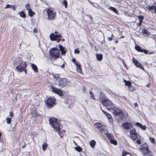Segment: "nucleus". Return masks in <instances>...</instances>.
Instances as JSON below:
<instances>
[{
	"mask_svg": "<svg viewBox=\"0 0 156 156\" xmlns=\"http://www.w3.org/2000/svg\"><path fill=\"white\" fill-rule=\"evenodd\" d=\"M62 37V36L57 31L54 32V33H52L50 35V38L51 41H55L57 39V41L58 42L61 41V39L59 38Z\"/></svg>",
	"mask_w": 156,
	"mask_h": 156,
	"instance_id": "nucleus-7",
	"label": "nucleus"
},
{
	"mask_svg": "<svg viewBox=\"0 0 156 156\" xmlns=\"http://www.w3.org/2000/svg\"><path fill=\"white\" fill-rule=\"evenodd\" d=\"M126 155H129V156H131V154H130L129 153L126 152H124L123 153L122 156H126Z\"/></svg>",
	"mask_w": 156,
	"mask_h": 156,
	"instance_id": "nucleus-37",
	"label": "nucleus"
},
{
	"mask_svg": "<svg viewBox=\"0 0 156 156\" xmlns=\"http://www.w3.org/2000/svg\"><path fill=\"white\" fill-rule=\"evenodd\" d=\"M148 9L152 13H156V5L149 6L148 7Z\"/></svg>",
	"mask_w": 156,
	"mask_h": 156,
	"instance_id": "nucleus-16",
	"label": "nucleus"
},
{
	"mask_svg": "<svg viewBox=\"0 0 156 156\" xmlns=\"http://www.w3.org/2000/svg\"><path fill=\"white\" fill-rule=\"evenodd\" d=\"M90 95L91 98L92 99H94L95 98L93 93L92 92L90 91Z\"/></svg>",
	"mask_w": 156,
	"mask_h": 156,
	"instance_id": "nucleus-43",
	"label": "nucleus"
},
{
	"mask_svg": "<svg viewBox=\"0 0 156 156\" xmlns=\"http://www.w3.org/2000/svg\"><path fill=\"white\" fill-rule=\"evenodd\" d=\"M74 143L75 144V145H77L76 143H75L74 141Z\"/></svg>",
	"mask_w": 156,
	"mask_h": 156,
	"instance_id": "nucleus-61",
	"label": "nucleus"
},
{
	"mask_svg": "<svg viewBox=\"0 0 156 156\" xmlns=\"http://www.w3.org/2000/svg\"><path fill=\"white\" fill-rule=\"evenodd\" d=\"M53 77L56 79H57L59 78V76L58 74H55L53 75Z\"/></svg>",
	"mask_w": 156,
	"mask_h": 156,
	"instance_id": "nucleus-44",
	"label": "nucleus"
},
{
	"mask_svg": "<svg viewBox=\"0 0 156 156\" xmlns=\"http://www.w3.org/2000/svg\"><path fill=\"white\" fill-rule=\"evenodd\" d=\"M50 52L51 57L53 58L57 59L59 57L60 52L57 48H52Z\"/></svg>",
	"mask_w": 156,
	"mask_h": 156,
	"instance_id": "nucleus-6",
	"label": "nucleus"
},
{
	"mask_svg": "<svg viewBox=\"0 0 156 156\" xmlns=\"http://www.w3.org/2000/svg\"><path fill=\"white\" fill-rule=\"evenodd\" d=\"M16 64L17 66L16 67V69L18 72H22L24 71L25 73L27 74L26 68L27 65L26 62H24L21 58H19L16 61Z\"/></svg>",
	"mask_w": 156,
	"mask_h": 156,
	"instance_id": "nucleus-1",
	"label": "nucleus"
},
{
	"mask_svg": "<svg viewBox=\"0 0 156 156\" xmlns=\"http://www.w3.org/2000/svg\"><path fill=\"white\" fill-rule=\"evenodd\" d=\"M122 125L126 129H131L133 127L132 124L128 122L124 123L122 124Z\"/></svg>",
	"mask_w": 156,
	"mask_h": 156,
	"instance_id": "nucleus-15",
	"label": "nucleus"
},
{
	"mask_svg": "<svg viewBox=\"0 0 156 156\" xmlns=\"http://www.w3.org/2000/svg\"><path fill=\"white\" fill-rule=\"evenodd\" d=\"M132 61L134 65H135L137 67H139L143 70H144V68L141 65L140 63L139 62H138L134 57L133 58Z\"/></svg>",
	"mask_w": 156,
	"mask_h": 156,
	"instance_id": "nucleus-14",
	"label": "nucleus"
},
{
	"mask_svg": "<svg viewBox=\"0 0 156 156\" xmlns=\"http://www.w3.org/2000/svg\"><path fill=\"white\" fill-rule=\"evenodd\" d=\"M140 137L139 138H137V139L138 140L136 141V143H137L138 144H141V140L140 139Z\"/></svg>",
	"mask_w": 156,
	"mask_h": 156,
	"instance_id": "nucleus-40",
	"label": "nucleus"
},
{
	"mask_svg": "<svg viewBox=\"0 0 156 156\" xmlns=\"http://www.w3.org/2000/svg\"><path fill=\"white\" fill-rule=\"evenodd\" d=\"M33 32L35 33H37V31L36 28H35L33 29Z\"/></svg>",
	"mask_w": 156,
	"mask_h": 156,
	"instance_id": "nucleus-51",
	"label": "nucleus"
},
{
	"mask_svg": "<svg viewBox=\"0 0 156 156\" xmlns=\"http://www.w3.org/2000/svg\"><path fill=\"white\" fill-rule=\"evenodd\" d=\"M109 9H111V10L112 11L118 14V11L117 9L114 7H110L109 8Z\"/></svg>",
	"mask_w": 156,
	"mask_h": 156,
	"instance_id": "nucleus-27",
	"label": "nucleus"
},
{
	"mask_svg": "<svg viewBox=\"0 0 156 156\" xmlns=\"http://www.w3.org/2000/svg\"><path fill=\"white\" fill-rule=\"evenodd\" d=\"M114 37V36L113 34L111 35V36L110 37H108V38L109 41H111L112 40V38Z\"/></svg>",
	"mask_w": 156,
	"mask_h": 156,
	"instance_id": "nucleus-46",
	"label": "nucleus"
},
{
	"mask_svg": "<svg viewBox=\"0 0 156 156\" xmlns=\"http://www.w3.org/2000/svg\"><path fill=\"white\" fill-rule=\"evenodd\" d=\"M25 147H26V145L24 144L22 146V148H24Z\"/></svg>",
	"mask_w": 156,
	"mask_h": 156,
	"instance_id": "nucleus-54",
	"label": "nucleus"
},
{
	"mask_svg": "<svg viewBox=\"0 0 156 156\" xmlns=\"http://www.w3.org/2000/svg\"><path fill=\"white\" fill-rule=\"evenodd\" d=\"M55 16V13L51 9H46L43 11V16L46 19H53Z\"/></svg>",
	"mask_w": 156,
	"mask_h": 156,
	"instance_id": "nucleus-3",
	"label": "nucleus"
},
{
	"mask_svg": "<svg viewBox=\"0 0 156 156\" xmlns=\"http://www.w3.org/2000/svg\"><path fill=\"white\" fill-rule=\"evenodd\" d=\"M152 38L154 39V40L156 41L155 38H156V36L154 35L152 36Z\"/></svg>",
	"mask_w": 156,
	"mask_h": 156,
	"instance_id": "nucleus-52",
	"label": "nucleus"
},
{
	"mask_svg": "<svg viewBox=\"0 0 156 156\" xmlns=\"http://www.w3.org/2000/svg\"><path fill=\"white\" fill-rule=\"evenodd\" d=\"M141 23H139L138 24V25L140 26L141 25Z\"/></svg>",
	"mask_w": 156,
	"mask_h": 156,
	"instance_id": "nucleus-60",
	"label": "nucleus"
},
{
	"mask_svg": "<svg viewBox=\"0 0 156 156\" xmlns=\"http://www.w3.org/2000/svg\"><path fill=\"white\" fill-rule=\"evenodd\" d=\"M106 136L108 137V140L110 141V143L115 145H116L117 144L116 141L114 140V136L111 134H106Z\"/></svg>",
	"mask_w": 156,
	"mask_h": 156,
	"instance_id": "nucleus-10",
	"label": "nucleus"
},
{
	"mask_svg": "<svg viewBox=\"0 0 156 156\" xmlns=\"http://www.w3.org/2000/svg\"><path fill=\"white\" fill-rule=\"evenodd\" d=\"M142 22H143V20H139V23H142Z\"/></svg>",
	"mask_w": 156,
	"mask_h": 156,
	"instance_id": "nucleus-56",
	"label": "nucleus"
},
{
	"mask_svg": "<svg viewBox=\"0 0 156 156\" xmlns=\"http://www.w3.org/2000/svg\"><path fill=\"white\" fill-rule=\"evenodd\" d=\"M58 46L59 50L61 52V54L65 55L66 53V49L61 45H59Z\"/></svg>",
	"mask_w": 156,
	"mask_h": 156,
	"instance_id": "nucleus-17",
	"label": "nucleus"
},
{
	"mask_svg": "<svg viewBox=\"0 0 156 156\" xmlns=\"http://www.w3.org/2000/svg\"><path fill=\"white\" fill-rule=\"evenodd\" d=\"M6 122L7 124H9L11 123V118H6Z\"/></svg>",
	"mask_w": 156,
	"mask_h": 156,
	"instance_id": "nucleus-38",
	"label": "nucleus"
},
{
	"mask_svg": "<svg viewBox=\"0 0 156 156\" xmlns=\"http://www.w3.org/2000/svg\"><path fill=\"white\" fill-rule=\"evenodd\" d=\"M55 99L54 98H50L48 99L46 102V105L47 107H52L53 104L55 103Z\"/></svg>",
	"mask_w": 156,
	"mask_h": 156,
	"instance_id": "nucleus-12",
	"label": "nucleus"
},
{
	"mask_svg": "<svg viewBox=\"0 0 156 156\" xmlns=\"http://www.w3.org/2000/svg\"><path fill=\"white\" fill-rule=\"evenodd\" d=\"M135 125L136 126H139L143 130H145L146 129V126H145L141 124L138 122L136 123Z\"/></svg>",
	"mask_w": 156,
	"mask_h": 156,
	"instance_id": "nucleus-18",
	"label": "nucleus"
},
{
	"mask_svg": "<svg viewBox=\"0 0 156 156\" xmlns=\"http://www.w3.org/2000/svg\"><path fill=\"white\" fill-rule=\"evenodd\" d=\"M95 126L98 129H99V128H101L102 126L100 123H96Z\"/></svg>",
	"mask_w": 156,
	"mask_h": 156,
	"instance_id": "nucleus-34",
	"label": "nucleus"
},
{
	"mask_svg": "<svg viewBox=\"0 0 156 156\" xmlns=\"http://www.w3.org/2000/svg\"><path fill=\"white\" fill-rule=\"evenodd\" d=\"M30 5L29 4H27L25 6V7L27 9L28 11L31 9H30Z\"/></svg>",
	"mask_w": 156,
	"mask_h": 156,
	"instance_id": "nucleus-36",
	"label": "nucleus"
},
{
	"mask_svg": "<svg viewBox=\"0 0 156 156\" xmlns=\"http://www.w3.org/2000/svg\"><path fill=\"white\" fill-rule=\"evenodd\" d=\"M28 11V14L30 16H32L34 14V13L33 12L31 9L29 10Z\"/></svg>",
	"mask_w": 156,
	"mask_h": 156,
	"instance_id": "nucleus-32",
	"label": "nucleus"
},
{
	"mask_svg": "<svg viewBox=\"0 0 156 156\" xmlns=\"http://www.w3.org/2000/svg\"><path fill=\"white\" fill-rule=\"evenodd\" d=\"M58 133H59V135H60V133H59V131H58Z\"/></svg>",
	"mask_w": 156,
	"mask_h": 156,
	"instance_id": "nucleus-64",
	"label": "nucleus"
},
{
	"mask_svg": "<svg viewBox=\"0 0 156 156\" xmlns=\"http://www.w3.org/2000/svg\"><path fill=\"white\" fill-rule=\"evenodd\" d=\"M89 17H90V18L91 19H92V17L91 16H89Z\"/></svg>",
	"mask_w": 156,
	"mask_h": 156,
	"instance_id": "nucleus-63",
	"label": "nucleus"
},
{
	"mask_svg": "<svg viewBox=\"0 0 156 156\" xmlns=\"http://www.w3.org/2000/svg\"><path fill=\"white\" fill-rule=\"evenodd\" d=\"M72 62H73L75 64V65H77V64L79 63V62L78 63L77 62H76V60L75 58H73L72 59Z\"/></svg>",
	"mask_w": 156,
	"mask_h": 156,
	"instance_id": "nucleus-45",
	"label": "nucleus"
},
{
	"mask_svg": "<svg viewBox=\"0 0 156 156\" xmlns=\"http://www.w3.org/2000/svg\"><path fill=\"white\" fill-rule=\"evenodd\" d=\"M100 132H101L102 133H104L106 135V134H107L105 132L106 131V128L105 126H102L101 128H99V129H98Z\"/></svg>",
	"mask_w": 156,
	"mask_h": 156,
	"instance_id": "nucleus-19",
	"label": "nucleus"
},
{
	"mask_svg": "<svg viewBox=\"0 0 156 156\" xmlns=\"http://www.w3.org/2000/svg\"><path fill=\"white\" fill-rule=\"evenodd\" d=\"M5 8H11L12 9L14 10H15L16 9L14 5H11L9 4L7 5L5 7Z\"/></svg>",
	"mask_w": 156,
	"mask_h": 156,
	"instance_id": "nucleus-23",
	"label": "nucleus"
},
{
	"mask_svg": "<svg viewBox=\"0 0 156 156\" xmlns=\"http://www.w3.org/2000/svg\"><path fill=\"white\" fill-rule=\"evenodd\" d=\"M135 48L136 49V50L137 51L140 52H142V49L140 46H136L135 47Z\"/></svg>",
	"mask_w": 156,
	"mask_h": 156,
	"instance_id": "nucleus-30",
	"label": "nucleus"
},
{
	"mask_svg": "<svg viewBox=\"0 0 156 156\" xmlns=\"http://www.w3.org/2000/svg\"><path fill=\"white\" fill-rule=\"evenodd\" d=\"M9 116H10L11 117H12L14 116V114L12 112H10L9 113Z\"/></svg>",
	"mask_w": 156,
	"mask_h": 156,
	"instance_id": "nucleus-49",
	"label": "nucleus"
},
{
	"mask_svg": "<svg viewBox=\"0 0 156 156\" xmlns=\"http://www.w3.org/2000/svg\"><path fill=\"white\" fill-rule=\"evenodd\" d=\"M137 105H138L137 103H136L135 104V107H137Z\"/></svg>",
	"mask_w": 156,
	"mask_h": 156,
	"instance_id": "nucleus-57",
	"label": "nucleus"
},
{
	"mask_svg": "<svg viewBox=\"0 0 156 156\" xmlns=\"http://www.w3.org/2000/svg\"><path fill=\"white\" fill-rule=\"evenodd\" d=\"M76 70L77 72H78L80 73H83L81 71V66L80 64L79 63L77 64V65H76Z\"/></svg>",
	"mask_w": 156,
	"mask_h": 156,
	"instance_id": "nucleus-20",
	"label": "nucleus"
},
{
	"mask_svg": "<svg viewBox=\"0 0 156 156\" xmlns=\"http://www.w3.org/2000/svg\"><path fill=\"white\" fill-rule=\"evenodd\" d=\"M124 81L125 82V84L126 86L129 87L131 85V83L130 82L127 81L125 80H124Z\"/></svg>",
	"mask_w": 156,
	"mask_h": 156,
	"instance_id": "nucleus-35",
	"label": "nucleus"
},
{
	"mask_svg": "<svg viewBox=\"0 0 156 156\" xmlns=\"http://www.w3.org/2000/svg\"><path fill=\"white\" fill-rule=\"evenodd\" d=\"M80 52L79 50L78 49H76L74 50V53L75 54H78Z\"/></svg>",
	"mask_w": 156,
	"mask_h": 156,
	"instance_id": "nucleus-47",
	"label": "nucleus"
},
{
	"mask_svg": "<svg viewBox=\"0 0 156 156\" xmlns=\"http://www.w3.org/2000/svg\"><path fill=\"white\" fill-rule=\"evenodd\" d=\"M113 113L115 115L118 117L119 119H122L124 117V113L122 111L117 108L114 109Z\"/></svg>",
	"mask_w": 156,
	"mask_h": 156,
	"instance_id": "nucleus-8",
	"label": "nucleus"
},
{
	"mask_svg": "<svg viewBox=\"0 0 156 156\" xmlns=\"http://www.w3.org/2000/svg\"><path fill=\"white\" fill-rule=\"evenodd\" d=\"M1 135H2V134H1V133L0 132V138L1 137Z\"/></svg>",
	"mask_w": 156,
	"mask_h": 156,
	"instance_id": "nucleus-62",
	"label": "nucleus"
},
{
	"mask_svg": "<svg viewBox=\"0 0 156 156\" xmlns=\"http://www.w3.org/2000/svg\"><path fill=\"white\" fill-rule=\"evenodd\" d=\"M143 52L146 54H147L148 53L147 51L145 49H142V52Z\"/></svg>",
	"mask_w": 156,
	"mask_h": 156,
	"instance_id": "nucleus-50",
	"label": "nucleus"
},
{
	"mask_svg": "<svg viewBox=\"0 0 156 156\" xmlns=\"http://www.w3.org/2000/svg\"><path fill=\"white\" fill-rule=\"evenodd\" d=\"M149 140L150 141L153 143H154L155 142V140L154 138H152V137H150L149 138Z\"/></svg>",
	"mask_w": 156,
	"mask_h": 156,
	"instance_id": "nucleus-42",
	"label": "nucleus"
},
{
	"mask_svg": "<svg viewBox=\"0 0 156 156\" xmlns=\"http://www.w3.org/2000/svg\"><path fill=\"white\" fill-rule=\"evenodd\" d=\"M123 64L124 66L125 67H126V64L125 63H123Z\"/></svg>",
	"mask_w": 156,
	"mask_h": 156,
	"instance_id": "nucleus-58",
	"label": "nucleus"
},
{
	"mask_svg": "<svg viewBox=\"0 0 156 156\" xmlns=\"http://www.w3.org/2000/svg\"><path fill=\"white\" fill-rule=\"evenodd\" d=\"M95 144H96V142L95 141V140H91L90 143V146L92 148H93L94 147V146L95 145Z\"/></svg>",
	"mask_w": 156,
	"mask_h": 156,
	"instance_id": "nucleus-28",
	"label": "nucleus"
},
{
	"mask_svg": "<svg viewBox=\"0 0 156 156\" xmlns=\"http://www.w3.org/2000/svg\"><path fill=\"white\" fill-rule=\"evenodd\" d=\"M40 116L39 114L36 110H34L32 116L34 118H37Z\"/></svg>",
	"mask_w": 156,
	"mask_h": 156,
	"instance_id": "nucleus-21",
	"label": "nucleus"
},
{
	"mask_svg": "<svg viewBox=\"0 0 156 156\" xmlns=\"http://www.w3.org/2000/svg\"><path fill=\"white\" fill-rule=\"evenodd\" d=\"M130 137L133 140H135L137 138H139L140 136L136 132L135 129H132L130 130Z\"/></svg>",
	"mask_w": 156,
	"mask_h": 156,
	"instance_id": "nucleus-9",
	"label": "nucleus"
},
{
	"mask_svg": "<svg viewBox=\"0 0 156 156\" xmlns=\"http://www.w3.org/2000/svg\"><path fill=\"white\" fill-rule=\"evenodd\" d=\"M138 18L139 19V20H143V19H144V17L143 16H138Z\"/></svg>",
	"mask_w": 156,
	"mask_h": 156,
	"instance_id": "nucleus-48",
	"label": "nucleus"
},
{
	"mask_svg": "<svg viewBox=\"0 0 156 156\" xmlns=\"http://www.w3.org/2000/svg\"><path fill=\"white\" fill-rule=\"evenodd\" d=\"M91 4H93V2H91L90 0H87Z\"/></svg>",
	"mask_w": 156,
	"mask_h": 156,
	"instance_id": "nucleus-55",
	"label": "nucleus"
},
{
	"mask_svg": "<svg viewBox=\"0 0 156 156\" xmlns=\"http://www.w3.org/2000/svg\"><path fill=\"white\" fill-rule=\"evenodd\" d=\"M67 82V80L65 78H60L58 81V85L61 87L66 86Z\"/></svg>",
	"mask_w": 156,
	"mask_h": 156,
	"instance_id": "nucleus-13",
	"label": "nucleus"
},
{
	"mask_svg": "<svg viewBox=\"0 0 156 156\" xmlns=\"http://www.w3.org/2000/svg\"><path fill=\"white\" fill-rule=\"evenodd\" d=\"M19 14L21 17L23 18L26 17V14L23 11H21L19 12Z\"/></svg>",
	"mask_w": 156,
	"mask_h": 156,
	"instance_id": "nucleus-29",
	"label": "nucleus"
},
{
	"mask_svg": "<svg viewBox=\"0 0 156 156\" xmlns=\"http://www.w3.org/2000/svg\"><path fill=\"white\" fill-rule=\"evenodd\" d=\"M139 149L144 156H153V154L149 149L148 145L144 143L140 146Z\"/></svg>",
	"mask_w": 156,
	"mask_h": 156,
	"instance_id": "nucleus-2",
	"label": "nucleus"
},
{
	"mask_svg": "<svg viewBox=\"0 0 156 156\" xmlns=\"http://www.w3.org/2000/svg\"><path fill=\"white\" fill-rule=\"evenodd\" d=\"M47 146L48 145L46 142H44L43 143L42 145V148L44 151L46 149Z\"/></svg>",
	"mask_w": 156,
	"mask_h": 156,
	"instance_id": "nucleus-26",
	"label": "nucleus"
},
{
	"mask_svg": "<svg viewBox=\"0 0 156 156\" xmlns=\"http://www.w3.org/2000/svg\"><path fill=\"white\" fill-rule=\"evenodd\" d=\"M65 67V65L64 64H62L61 66V67L62 68H64Z\"/></svg>",
	"mask_w": 156,
	"mask_h": 156,
	"instance_id": "nucleus-53",
	"label": "nucleus"
},
{
	"mask_svg": "<svg viewBox=\"0 0 156 156\" xmlns=\"http://www.w3.org/2000/svg\"><path fill=\"white\" fill-rule=\"evenodd\" d=\"M115 42L116 43H118V40H116V41H115Z\"/></svg>",
	"mask_w": 156,
	"mask_h": 156,
	"instance_id": "nucleus-59",
	"label": "nucleus"
},
{
	"mask_svg": "<svg viewBox=\"0 0 156 156\" xmlns=\"http://www.w3.org/2000/svg\"><path fill=\"white\" fill-rule=\"evenodd\" d=\"M32 69L34 70V71L37 72H38V69L37 66L34 64H32L31 65Z\"/></svg>",
	"mask_w": 156,
	"mask_h": 156,
	"instance_id": "nucleus-24",
	"label": "nucleus"
},
{
	"mask_svg": "<svg viewBox=\"0 0 156 156\" xmlns=\"http://www.w3.org/2000/svg\"><path fill=\"white\" fill-rule=\"evenodd\" d=\"M74 149L75 150L78 152H80L82 150V148L79 146H77L76 147H74Z\"/></svg>",
	"mask_w": 156,
	"mask_h": 156,
	"instance_id": "nucleus-33",
	"label": "nucleus"
},
{
	"mask_svg": "<svg viewBox=\"0 0 156 156\" xmlns=\"http://www.w3.org/2000/svg\"><path fill=\"white\" fill-rule=\"evenodd\" d=\"M49 123L55 131H58L60 129V125L57 121V119L51 118L49 119Z\"/></svg>",
	"mask_w": 156,
	"mask_h": 156,
	"instance_id": "nucleus-4",
	"label": "nucleus"
},
{
	"mask_svg": "<svg viewBox=\"0 0 156 156\" xmlns=\"http://www.w3.org/2000/svg\"><path fill=\"white\" fill-rule=\"evenodd\" d=\"M142 33L145 36H147L150 34V33L145 29H143L142 30Z\"/></svg>",
	"mask_w": 156,
	"mask_h": 156,
	"instance_id": "nucleus-25",
	"label": "nucleus"
},
{
	"mask_svg": "<svg viewBox=\"0 0 156 156\" xmlns=\"http://www.w3.org/2000/svg\"><path fill=\"white\" fill-rule=\"evenodd\" d=\"M63 4L64 5L65 8H66L67 5V2L66 0L63 1Z\"/></svg>",
	"mask_w": 156,
	"mask_h": 156,
	"instance_id": "nucleus-41",
	"label": "nucleus"
},
{
	"mask_svg": "<svg viewBox=\"0 0 156 156\" xmlns=\"http://www.w3.org/2000/svg\"><path fill=\"white\" fill-rule=\"evenodd\" d=\"M102 111L105 113V114L106 115L107 117L109 119H111V115L109 114L107 112H105L104 111Z\"/></svg>",
	"mask_w": 156,
	"mask_h": 156,
	"instance_id": "nucleus-31",
	"label": "nucleus"
},
{
	"mask_svg": "<svg viewBox=\"0 0 156 156\" xmlns=\"http://www.w3.org/2000/svg\"><path fill=\"white\" fill-rule=\"evenodd\" d=\"M102 103L109 110L113 109L115 107L114 105L108 99L102 100Z\"/></svg>",
	"mask_w": 156,
	"mask_h": 156,
	"instance_id": "nucleus-5",
	"label": "nucleus"
},
{
	"mask_svg": "<svg viewBox=\"0 0 156 156\" xmlns=\"http://www.w3.org/2000/svg\"><path fill=\"white\" fill-rule=\"evenodd\" d=\"M51 89L53 92L58 94L59 96H62L63 95V92L61 89L57 88L54 86H51Z\"/></svg>",
	"mask_w": 156,
	"mask_h": 156,
	"instance_id": "nucleus-11",
	"label": "nucleus"
},
{
	"mask_svg": "<svg viewBox=\"0 0 156 156\" xmlns=\"http://www.w3.org/2000/svg\"><path fill=\"white\" fill-rule=\"evenodd\" d=\"M96 56L98 61H100L103 58V56L102 54H96Z\"/></svg>",
	"mask_w": 156,
	"mask_h": 156,
	"instance_id": "nucleus-22",
	"label": "nucleus"
},
{
	"mask_svg": "<svg viewBox=\"0 0 156 156\" xmlns=\"http://www.w3.org/2000/svg\"><path fill=\"white\" fill-rule=\"evenodd\" d=\"M91 4L94 7L96 8H98L99 7V5L96 3H95L94 4V3L93 2V4Z\"/></svg>",
	"mask_w": 156,
	"mask_h": 156,
	"instance_id": "nucleus-39",
	"label": "nucleus"
}]
</instances>
